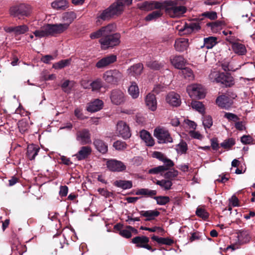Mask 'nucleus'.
<instances>
[{
    "label": "nucleus",
    "instance_id": "1",
    "mask_svg": "<svg viewBox=\"0 0 255 255\" xmlns=\"http://www.w3.org/2000/svg\"><path fill=\"white\" fill-rule=\"evenodd\" d=\"M116 29L115 23H110L91 33L90 37L91 39L101 38L99 42L102 48L107 49L117 46L121 42V34L119 33H114Z\"/></svg>",
    "mask_w": 255,
    "mask_h": 255
},
{
    "label": "nucleus",
    "instance_id": "2",
    "mask_svg": "<svg viewBox=\"0 0 255 255\" xmlns=\"http://www.w3.org/2000/svg\"><path fill=\"white\" fill-rule=\"evenodd\" d=\"M186 1L172 0L166 3L165 11L171 17H180L187 11Z\"/></svg>",
    "mask_w": 255,
    "mask_h": 255
},
{
    "label": "nucleus",
    "instance_id": "3",
    "mask_svg": "<svg viewBox=\"0 0 255 255\" xmlns=\"http://www.w3.org/2000/svg\"><path fill=\"white\" fill-rule=\"evenodd\" d=\"M33 13V7L27 3H19L10 7L9 13L13 17L21 19V17H29Z\"/></svg>",
    "mask_w": 255,
    "mask_h": 255
},
{
    "label": "nucleus",
    "instance_id": "4",
    "mask_svg": "<svg viewBox=\"0 0 255 255\" xmlns=\"http://www.w3.org/2000/svg\"><path fill=\"white\" fill-rule=\"evenodd\" d=\"M76 17V14L74 11L63 12L60 17L62 23L53 24L58 35L66 31Z\"/></svg>",
    "mask_w": 255,
    "mask_h": 255
},
{
    "label": "nucleus",
    "instance_id": "5",
    "mask_svg": "<svg viewBox=\"0 0 255 255\" xmlns=\"http://www.w3.org/2000/svg\"><path fill=\"white\" fill-rule=\"evenodd\" d=\"M209 78L213 82L220 83L226 87L233 84L232 77L217 71H211Z\"/></svg>",
    "mask_w": 255,
    "mask_h": 255
},
{
    "label": "nucleus",
    "instance_id": "6",
    "mask_svg": "<svg viewBox=\"0 0 255 255\" xmlns=\"http://www.w3.org/2000/svg\"><path fill=\"white\" fill-rule=\"evenodd\" d=\"M103 78L107 83L117 85L123 78V74L118 70H110L104 73Z\"/></svg>",
    "mask_w": 255,
    "mask_h": 255
},
{
    "label": "nucleus",
    "instance_id": "7",
    "mask_svg": "<svg viewBox=\"0 0 255 255\" xmlns=\"http://www.w3.org/2000/svg\"><path fill=\"white\" fill-rule=\"evenodd\" d=\"M34 35L38 38L47 36H55L58 35L53 24H47L40 29L33 32Z\"/></svg>",
    "mask_w": 255,
    "mask_h": 255
},
{
    "label": "nucleus",
    "instance_id": "8",
    "mask_svg": "<svg viewBox=\"0 0 255 255\" xmlns=\"http://www.w3.org/2000/svg\"><path fill=\"white\" fill-rule=\"evenodd\" d=\"M189 96L192 99H201L205 97V90L201 85L194 84L189 85L186 89Z\"/></svg>",
    "mask_w": 255,
    "mask_h": 255
},
{
    "label": "nucleus",
    "instance_id": "9",
    "mask_svg": "<svg viewBox=\"0 0 255 255\" xmlns=\"http://www.w3.org/2000/svg\"><path fill=\"white\" fill-rule=\"evenodd\" d=\"M154 135L157 138L158 142L160 143L172 142V138L169 132L164 128H156L154 130Z\"/></svg>",
    "mask_w": 255,
    "mask_h": 255
},
{
    "label": "nucleus",
    "instance_id": "10",
    "mask_svg": "<svg viewBox=\"0 0 255 255\" xmlns=\"http://www.w3.org/2000/svg\"><path fill=\"white\" fill-rule=\"evenodd\" d=\"M106 166L109 170L113 172H122L126 169V166L123 162L116 159L107 160Z\"/></svg>",
    "mask_w": 255,
    "mask_h": 255
},
{
    "label": "nucleus",
    "instance_id": "11",
    "mask_svg": "<svg viewBox=\"0 0 255 255\" xmlns=\"http://www.w3.org/2000/svg\"><path fill=\"white\" fill-rule=\"evenodd\" d=\"M216 103L220 108L229 110L233 104V99L228 94L222 95L217 97Z\"/></svg>",
    "mask_w": 255,
    "mask_h": 255
},
{
    "label": "nucleus",
    "instance_id": "12",
    "mask_svg": "<svg viewBox=\"0 0 255 255\" xmlns=\"http://www.w3.org/2000/svg\"><path fill=\"white\" fill-rule=\"evenodd\" d=\"M110 99L112 103L116 105L122 104L126 101L124 92L119 89H114L111 91Z\"/></svg>",
    "mask_w": 255,
    "mask_h": 255
},
{
    "label": "nucleus",
    "instance_id": "13",
    "mask_svg": "<svg viewBox=\"0 0 255 255\" xmlns=\"http://www.w3.org/2000/svg\"><path fill=\"white\" fill-rule=\"evenodd\" d=\"M117 132L119 135L124 139H128L131 136L128 126L123 121H120L117 125Z\"/></svg>",
    "mask_w": 255,
    "mask_h": 255
},
{
    "label": "nucleus",
    "instance_id": "14",
    "mask_svg": "<svg viewBox=\"0 0 255 255\" xmlns=\"http://www.w3.org/2000/svg\"><path fill=\"white\" fill-rule=\"evenodd\" d=\"M149 241V238L143 236H137L132 239V243L136 244L137 247L143 248L151 252H153L155 249H152V248L148 245Z\"/></svg>",
    "mask_w": 255,
    "mask_h": 255
},
{
    "label": "nucleus",
    "instance_id": "15",
    "mask_svg": "<svg viewBox=\"0 0 255 255\" xmlns=\"http://www.w3.org/2000/svg\"><path fill=\"white\" fill-rule=\"evenodd\" d=\"M138 8L142 10L150 11L154 10V8H162L163 3L158 1H145L142 3L137 4Z\"/></svg>",
    "mask_w": 255,
    "mask_h": 255
},
{
    "label": "nucleus",
    "instance_id": "16",
    "mask_svg": "<svg viewBox=\"0 0 255 255\" xmlns=\"http://www.w3.org/2000/svg\"><path fill=\"white\" fill-rule=\"evenodd\" d=\"M4 30L7 33H13L15 35L24 34L28 31L29 28L26 24H22L15 26H6Z\"/></svg>",
    "mask_w": 255,
    "mask_h": 255
},
{
    "label": "nucleus",
    "instance_id": "17",
    "mask_svg": "<svg viewBox=\"0 0 255 255\" xmlns=\"http://www.w3.org/2000/svg\"><path fill=\"white\" fill-rule=\"evenodd\" d=\"M76 139L82 144H85L91 142L90 134L87 129L79 130L76 134Z\"/></svg>",
    "mask_w": 255,
    "mask_h": 255
},
{
    "label": "nucleus",
    "instance_id": "18",
    "mask_svg": "<svg viewBox=\"0 0 255 255\" xmlns=\"http://www.w3.org/2000/svg\"><path fill=\"white\" fill-rule=\"evenodd\" d=\"M117 60V56L115 55H110L105 57L100 60L96 65L98 68H103L110 64L113 63Z\"/></svg>",
    "mask_w": 255,
    "mask_h": 255
},
{
    "label": "nucleus",
    "instance_id": "19",
    "mask_svg": "<svg viewBox=\"0 0 255 255\" xmlns=\"http://www.w3.org/2000/svg\"><path fill=\"white\" fill-rule=\"evenodd\" d=\"M166 101L173 107H178L181 103L179 95L174 92L169 93L166 97Z\"/></svg>",
    "mask_w": 255,
    "mask_h": 255
},
{
    "label": "nucleus",
    "instance_id": "20",
    "mask_svg": "<svg viewBox=\"0 0 255 255\" xmlns=\"http://www.w3.org/2000/svg\"><path fill=\"white\" fill-rule=\"evenodd\" d=\"M51 7L56 10H65L69 6L67 0H55L51 3Z\"/></svg>",
    "mask_w": 255,
    "mask_h": 255
},
{
    "label": "nucleus",
    "instance_id": "21",
    "mask_svg": "<svg viewBox=\"0 0 255 255\" xmlns=\"http://www.w3.org/2000/svg\"><path fill=\"white\" fill-rule=\"evenodd\" d=\"M113 17L111 13L110 12V9L106 8V9L101 11L97 16L96 19V24L99 25L102 24V21H106L110 20Z\"/></svg>",
    "mask_w": 255,
    "mask_h": 255
},
{
    "label": "nucleus",
    "instance_id": "22",
    "mask_svg": "<svg viewBox=\"0 0 255 255\" xmlns=\"http://www.w3.org/2000/svg\"><path fill=\"white\" fill-rule=\"evenodd\" d=\"M145 102L146 106L152 111H154L157 108V101L154 94L149 93L145 97Z\"/></svg>",
    "mask_w": 255,
    "mask_h": 255
},
{
    "label": "nucleus",
    "instance_id": "23",
    "mask_svg": "<svg viewBox=\"0 0 255 255\" xmlns=\"http://www.w3.org/2000/svg\"><path fill=\"white\" fill-rule=\"evenodd\" d=\"M188 46V39L184 38H181L177 39L174 44L175 49L179 52H182L186 50Z\"/></svg>",
    "mask_w": 255,
    "mask_h": 255
},
{
    "label": "nucleus",
    "instance_id": "24",
    "mask_svg": "<svg viewBox=\"0 0 255 255\" xmlns=\"http://www.w3.org/2000/svg\"><path fill=\"white\" fill-rule=\"evenodd\" d=\"M103 102L99 99H96L90 103L87 107V110L90 112H95L99 111L102 108Z\"/></svg>",
    "mask_w": 255,
    "mask_h": 255
},
{
    "label": "nucleus",
    "instance_id": "25",
    "mask_svg": "<svg viewBox=\"0 0 255 255\" xmlns=\"http://www.w3.org/2000/svg\"><path fill=\"white\" fill-rule=\"evenodd\" d=\"M143 69L141 63H137L131 66L128 70V74L136 77L141 74Z\"/></svg>",
    "mask_w": 255,
    "mask_h": 255
},
{
    "label": "nucleus",
    "instance_id": "26",
    "mask_svg": "<svg viewBox=\"0 0 255 255\" xmlns=\"http://www.w3.org/2000/svg\"><path fill=\"white\" fill-rule=\"evenodd\" d=\"M141 216L146 217L145 221H148L154 219L160 213L156 210L141 211L139 212Z\"/></svg>",
    "mask_w": 255,
    "mask_h": 255
},
{
    "label": "nucleus",
    "instance_id": "27",
    "mask_svg": "<svg viewBox=\"0 0 255 255\" xmlns=\"http://www.w3.org/2000/svg\"><path fill=\"white\" fill-rule=\"evenodd\" d=\"M91 149L89 146H83L78 152L75 155L78 160L84 159L91 153Z\"/></svg>",
    "mask_w": 255,
    "mask_h": 255
},
{
    "label": "nucleus",
    "instance_id": "28",
    "mask_svg": "<svg viewBox=\"0 0 255 255\" xmlns=\"http://www.w3.org/2000/svg\"><path fill=\"white\" fill-rule=\"evenodd\" d=\"M39 148L34 144L29 145L27 148V156L30 160H33L37 155Z\"/></svg>",
    "mask_w": 255,
    "mask_h": 255
},
{
    "label": "nucleus",
    "instance_id": "29",
    "mask_svg": "<svg viewBox=\"0 0 255 255\" xmlns=\"http://www.w3.org/2000/svg\"><path fill=\"white\" fill-rule=\"evenodd\" d=\"M237 234L238 240L241 243H246L250 241L251 237L248 231L240 230Z\"/></svg>",
    "mask_w": 255,
    "mask_h": 255
},
{
    "label": "nucleus",
    "instance_id": "30",
    "mask_svg": "<svg viewBox=\"0 0 255 255\" xmlns=\"http://www.w3.org/2000/svg\"><path fill=\"white\" fill-rule=\"evenodd\" d=\"M140 137L146 143L148 146L153 145L154 140L151 136L150 134L146 130H142L140 132Z\"/></svg>",
    "mask_w": 255,
    "mask_h": 255
},
{
    "label": "nucleus",
    "instance_id": "31",
    "mask_svg": "<svg viewBox=\"0 0 255 255\" xmlns=\"http://www.w3.org/2000/svg\"><path fill=\"white\" fill-rule=\"evenodd\" d=\"M232 48L235 53L240 55H245L247 52L245 46L238 42L233 43Z\"/></svg>",
    "mask_w": 255,
    "mask_h": 255
},
{
    "label": "nucleus",
    "instance_id": "32",
    "mask_svg": "<svg viewBox=\"0 0 255 255\" xmlns=\"http://www.w3.org/2000/svg\"><path fill=\"white\" fill-rule=\"evenodd\" d=\"M162 8H154L156 9L153 11L152 12L148 14L145 18L146 21H151L156 19L157 18L161 17L163 14V11L162 10Z\"/></svg>",
    "mask_w": 255,
    "mask_h": 255
},
{
    "label": "nucleus",
    "instance_id": "33",
    "mask_svg": "<svg viewBox=\"0 0 255 255\" xmlns=\"http://www.w3.org/2000/svg\"><path fill=\"white\" fill-rule=\"evenodd\" d=\"M217 43V38L216 37L210 36L204 38V45L201 46V48L205 47L207 49L212 48Z\"/></svg>",
    "mask_w": 255,
    "mask_h": 255
},
{
    "label": "nucleus",
    "instance_id": "34",
    "mask_svg": "<svg viewBox=\"0 0 255 255\" xmlns=\"http://www.w3.org/2000/svg\"><path fill=\"white\" fill-rule=\"evenodd\" d=\"M172 64L176 68L182 69L184 66L185 60L181 56H176L171 59Z\"/></svg>",
    "mask_w": 255,
    "mask_h": 255
},
{
    "label": "nucleus",
    "instance_id": "35",
    "mask_svg": "<svg viewBox=\"0 0 255 255\" xmlns=\"http://www.w3.org/2000/svg\"><path fill=\"white\" fill-rule=\"evenodd\" d=\"M94 144L96 149L101 153L104 154L108 151V145L103 140L101 139H96Z\"/></svg>",
    "mask_w": 255,
    "mask_h": 255
},
{
    "label": "nucleus",
    "instance_id": "36",
    "mask_svg": "<svg viewBox=\"0 0 255 255\" xmlns=\"http://www.w3.org/2000/svg\"><path fill=\"white\" fill-rule=\"evenodd\" d=\"M114 184L124 190L130 189L132 187V183L129 180H117L115 181Z\"/></svg>",
    "mask_w": 255,
    "mask_h": 255
},
{
    "label": "nucleus",
    "instance_id": "37",
    "mask_svg": "<svg viewBox=\"0 0 255 255\" xmlns=\"http://www.w3.org/2000/svg\"><path fill=\"white\" fill-rule=\"evenodd\" d=\"M108 8L110 9V12L111 13L113 17L120 15L124 11L122 7L116 2L111 4Z\"/></svg>",
    "mask_w": 255,
    "mask_h": 255
},
{
    "label": "nucleus",
    "instance_id": "38",
    "mask_svg": "<svg viewBox=\"0 0 255 255\" xmlns=\"http://www.w3.org/2000/svg\"><path fill=\"white\" fill-rule=\"evenodd\" d=\"M128 93L133 99H136L138 97L139 91L135 82L131 83V85L128 88Z\"/></svg>",
    "mask_w": 255,
    "mask_h": 255
},
{
    "label": "nucleus",
    "instance_id": "39",
    "mask_svg": "<svg viewBox=\"0 0 255 255\" xmlns=\"http://www.w3.org/2000/svg\"><path fill=\"white\" fill-rule=\"evenodd\" d=\"M201 28L200 24L198 22H192L189 24H186L183 31L186 33H191L194 30H198Z\"/></svg>",
    "mask_w": 255,
    "mask_h": 255
},
{
    "label": "nucleus",
    "instance_id": "40",
    "mask_svg": "<svg viewBox=\"0 0 255 255\" xmlns=\"http://www.w3.org/2000/svg\"><path fill=\"white\" fill-rule=\"evenodd\" d=\"M156 190H150L147 188H141L137 190L135 194L137 195H144L148 197H152L156 194Z\"/></svg>",
    "mask_w": 255,
    "mask_h": 255
},
{
    "label": "nucleus",
    "instance_id": "41",
    "mask_svg": "<svg viewBox=\"0 0 255 255\" xmlns=\"http://www.w3.org/2000/svg\"><path fill=\"white\" fill-rule=\"evenodd\" d=\"M156 184L160 186L165 190H168L171 189L172 185V182L170 180L162 179L161 180H157L155 182Z\"/></svg>",
    "mask_w": 255,
    "mask_h": 255
},
{
    "label": "nucleus",
    "instance_id": "42",
    "mask_svg": "<svg viewBox=\"0 0 255 255\" xmlns=\"http://www.w3.org/2000/svg\"><path fill=\"white\" fill-rule=\"evenodd\" d=\"M151 239L161 245H171L173 243V241L168 238H159L157 236H153Z\"/></svg>",
    "mask_w": 255,
    "mask_h": 255
},
{
    "label": "nucleus",
    "instance_id": "43",
    "mask_svg": "<svg viewBox=\"0 0 255 255\" xmlns=\"http://www.w3.org/2000/svg\"><path fill=\"white\" fill-rule=\"evenodd\" d=\"M146 66L151 69L158 70L163 67V64L157 61H149L146 63Z\"/></svg>",
    "mask_w": 255,
    "mask_h": 255
},
{
    "label": "nucleus",
    "instance_id": "44",
    "mask_svg": "<svg viewBox=\"0 0 255 255\" xmlns=\"http://www.w3.org/2000/svg\"><path fill=\"white\" fill-rule=\"evenodd\" d=\"M127 229L121 230L120 234L124 237L126 238H129L131 236V232H135L136 233L137 232V230L133 227L128 226L127 227Z\"/></svg>",
    "mask_w": 255,
    "mask_h": 255
},
{
    "label": "nucleus",
    "instance_id": "45",
    "mask_svg": "<svg viewBox=\"0 0 255 255\" xmlns=\"http://www.w3.org/2000/svg\"><path fill=\"white\" fill-rule=\"evenodd\" d=\"M71 59L62 60L53 65V67L56 69H60L70 64Z\"/></svg>",
    "mask_w": 255,
    "mask_h": 255
},
{
    "label": "nucleus",
    "instance_id": "46",
    "mask_svg": "<svg viewBox=\"0 0 255 255\" xmlns=\"http://www.w3.org/2000/svg\"><path fill=\"white\" fill-rule=\"evenodd\" d=\"M180 74H182L185 78L191 80L193 79L194 75L192 71L189 68H184L181 69Z\"/></svg>",
    "mask_w": 255,
    "mask_h": 255
},
{
    "label": "nucleus",
    "instance_id": "47",
    "mask_svg": "<svg viewBox=\"0 0 255 255\" xmlns=\"http://www.w3.org/2000/svg\"><path fill=\"white\" fill-rule=\"evenodd\" d=\"M192 108L200 113H204V107L203 104L199 101H192L191 103Z\"/></svg>",
    "mask_w": 255,
    "mask_h": 255
},
{
    "label": "nucleus",
    "instance_id": "48",
    "mask_svg": "<svg viewBox=\"0 0 255 255\" xmlns=\"http://www.w3.org/2000/svg\"><path fill=\"white\" fill-rule=\"evenodd\" d=\"M202 123L205 129L210 128L213 125L212 118L210 116H203Z\"/></svg>",
    "mask_w": 255,
    "mask_h": 255
},
{
    "label": "nucleus",
    "instance_id": "49",
    "mask_svg": "<svg viewBox=\"0 0 255 255\" xmlns=\"http://www.w3.org/2000/svg\"><path fill=\"white\" fill-rule=\"evenodd\" d=\"M90 86L93 91L99 92L103 86L102 82L101 79H97L91 83Z\"/></svg>",
    "mask_w": 255,
    "mask_h": 255
},
{
    "label": "nucleus",
    "instance_id": "50",
    "mask_svg": "<svg viewBox=\"0 0 255 255\" xmlns=\"http://www.w3.org/2000/svg\"><path fill=\"white\" fill-rule=\"evenodd\" d=\"M165 172V168L161 165L151 168V169H149L148 171V173L149 174H160L162 176L163 175V174Z\"/></svg>",
    "mask_w": 255,
    "mask_h": 255
},
{
    "label": "nucleus",
    "instance_id": "51",
    "mask_svg": "<svg viewBox=\"0 0 255 255\" xmlns=\"http://www.w3.org/2000/svg\"><path fill=\"white\" fill-rule=\"evenodd\" d=\"M18 126L19 131L21 133L25 132L29 128L27 121L24 119L18 122Z\"/></svg>",
    "mask_w": 255,
    "mask_h": 255
},
{
    "label": "nucleus",
    "instance_id": "52",
    "mask_svg": "<svg viewBox=\"0 0 255 255\" xmlns=\"http://www.w3.org/2000/svg\"><path fill=\"white\" fill-rule=\"evenodd\" d=\"M156 200L157 204L160 205H164L168 203L170 199L167 196H157L154 197Z\"/></svg>",
    "mask_w": 255,
    "mask_h": 255
},
{
    "label": "nucleus",
    "instance_id": "53",
    "mask_svg": "<svg viewBox=\"0 0 255 255\" xmlns=\"http://www.w3.org/2000/svg\"><path fill=\"white\" fill-rule=\"evenodd\" d=\"M178 172L177 170H173L164 172L163 176L165 178L168 179V180H170L171 181L172 179L178 175Z\"/></svg>",
    "mask_w": 255,
    "mask_h": 255
},
{
    "label": "nucleus",
    "instance_id": "54",
    "mask_svg": "<svg viewBox=\"0 0 255 255\" xmlns=\"http://www.w3.org/2000/svg\"><path fill=\"white\" fill-rule=\"evenodd\" d=\"M176 150L178 153H184L187 150V145L185 142H180L176 147Z\"/></svg>",
    "mask_w": 255,
    "mask_h": 255
},
{
    "label": "nucleus",
    "instance_id": "55",
    "mask_svg": "<svg viewBox=\"0 0 255 255\" xmlns=\"http://www.w3.org/2000/svg\"><path fill=\"white\" fill-rule=\"evenodd\" d=\"M223 24V22L221 21H216L207 24L208 26L211 27L212 30L213 31L217 30L218 29L221 28Z\"/></svg>",
    "mask_w": 255,
    "mask_h": 255
},
{
    "label": "nucleus",
    "instance_id": "56",
    "mask_svg": "<svg viewBox=\"0 0 255 255\" xmlns=\"http://www.w3.org/2000/svg\"><path fill=\"white\" fill-rule=\"evenodd\" d=\"M221 66L222 69L225 71H235V69H233L232 66L230 64V62L228 60H225L221 62Z\"/></svg>",
    "mask_w": 255,
    "mask_h": 255
},
{
    "label": "nucleus",
    "instance_id": "57",
    "mask_svg": "<svg viewBox=\"0 0 255 255\" xmlns=\"http://www.w3.org/2000/svg\"><path fill=\"white\" fill-rule=\"evenodd\" d=\"M113 146L117 150H123L127 148V145L124 141L118 140L114 143Z\"/></svg>",
    "mask_w": 255,
    "mask_h": 255
},
{
    "label": "nucleus",
    "instance_id": "58",
    "mask_svg": "<svg viewBox=\"0 0 255 255\" xmlns=\"http://www.w3.org/2000/svg\"><path fill=\"white\" fill-rule=\"evenodd\" d=\"M196 215L204 219L208 217V213L204 209L201 208H198L196 211Z\"/></svg>",
    "mask_w": 255,
    "mask_h": 255
},
{
    "label": "nucleus",
    "instance_id": "59",
    "mask_svg": "<svg viewBox=\"0 0 255 255\" xmlns=\"http://www.w3.org/2000/svg\"><path fill=\"white\" fill-rule=\"evenodd\" d=\"M224 118L227 119L229 121L237 122L239 120V117L235 114L231 113H225Z\"/></svg>",
    "mask_w": 255,
    "mask_h": 255
},
{
    "label": "nucleus",
    "instance_id": "60",
    "mask_svg": "<svg viewBox=\"0 0 255 255\" xmlns=\"http://www.w3.org/2000/svg\"><path fill=\"white\" fill-rule=\"evenodd\" d=\"M234 144H235V141L233 138H229L227 140H225L221 143V146L225 148H229Z\"/></svg>",
    "mask_w": 255,
    "mask_h": 255
},
{
    "label": "nucleus",
    "instance_id": "61",
    "mask_svg": "<svg viewBox=\"0 0 255 255\" xmlns=\"http://www.w3.org/2000/svg\"><path fill=\"white\" fill-rule=\"evenodd\" d=\"M202 15L211 20H214L217 18V13L215 11H206L202 13Z\"/></svg>",
    "mask_w": 255,
    "mask_h": 255
},
{
    "label": "nucleus",
    "instance_id": "62",
    "mask_svg": "<svg viewBox=\"0 0 255 255\" xmlns=\"http://www.w3.org/2000/svg\"><path fill=\"white\" fill-rule=\"evenodd\" d=\"M163 162L164 163V165L162 166L165 168V171L168 170L170 168L174 166L173 162L171 160L167 158V157L165 158V160H164Z\"/></svg>",
    "mask_w": 255,
    "mask_h": 255
},
{
    "label": "nucleus",
    "instance_id": "63",
    "mask_svg": "<svg viewBox=\"0 0 255 255\" xmlns=\"http://www.w3.org/2000/svg\"><path fill=\"white\" fill-rule=\"evenodd\" d=\"M116 2L119 4L124 10L125 6L129 5L131 4L132 0H117Z\"/></svg>",
    "mask_w": 255,
    "mask_h": 255
},
{
    "label": "nucleus",
    "instance_id": "64",
    "mask_svg": "<svg viewBox=\"0 0 255 255\" xmlns=\"http://www.w3.org/2000/svg\"><path fill=\"white\" fill-rule=\"evenodd\" d=\"M153 156L162 162L166 158L164 154L158 151L154 152L153 153Z\"/></svg>",
    "mask_w": 255,
    "mask_h": 255
}]
</instances>
